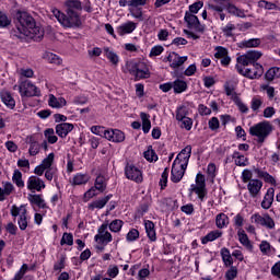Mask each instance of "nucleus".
Wrapping results in <instances>:
<instances>
[{
	"mask_svg": "<svg viewBox=\"0 0 280 280\" xmlns=\"http://www.w3.org/2000/svg\"><path fill=\"white\" fill-rule=\"evenodd\" d=\"M16 19L21 25V27H18L21 34L32 36V38H43L45 31H43L40 26L36 25V21H34L32 15L27 12H18Z\"/></svg>",
	"mask_w": 280,
	"mask_h": 280,
	"instance_id": "nucleus-1",
	"label": "nucleus"
},
{
	"mask_svg": "<svg viewBox=\"0 0 280 280\" xmlns=\"http://www.w3.org/2000/svg\"><path fill=\"white\" fill-rule=\"evenodd\" d=\"M51 12L62 27L70 30L82 27V18L77 11H67V15L58 9H52Z\"/></svg>",
	"mask_w": 280,
	"mask_h": 280,
	"instance_id": "nucleus-2",
	"label": "nucleus"
},
{
	"mask_svg": "<svg viewBox=\"0 0 280 280\" xmlns=\"http://www.w3.org/2000/svg\"><path fill=\"white\" fill-rule=\"evenodd\" d=\"M126 68L128 73L135 78L136 82L150 78V68L145 61H128Z\"/></svg>",
	"mask_w": 280,
	"mask_h": 280,
	"instance_id": "nucleus-3",
	"label": "nucleus"
},
{
	"mask_svg": "<svg viewBox=\"0 0 280 280\" xmlns=\"http://www.w3.org/2000/svg\"><path fill=\"white\" fill-rule=\"evenodd\" d=\"M272 132V125L268 121L258 122L249 128V135L257 137V143H264Z\"/></svg>",
	"mask_w": 280,
	"mask_h": 280,
	"instance_id": "nucleus-4",
	"label": "nucleus"
},
{
	"mask_svg": "<svg viewBox=\"0 0 280 280\" xmlns=\"http://www.w3.org/2000/svg\"><path fill=\"white\" fill-rule=\"evenodd\" d=\"M190 194H196L201 202L207 198V179L202 173H198L195 178V184L190 185Z\"/></svg>",
	"mask_w": 280,
	"mask_h": 280,
	"instance_id": "nucleus-5",
	"label": "nucleus"
},
{
	"mask_svg": "<svg viewBox=\"0 0 280 280\" xmlns=\"http://www.w3.org/2000/svg\"><path fill=\"white\" fill-rule=\"evenodd\" d=\"M236 71L249 80H259V78L264 75V66L259 63H253L250 68H243L242 66L236 65Z\"/></svg>",
	"mask_w": 280,
	"mask_h": 280,
	"instance_id": "nucleus-6",
	"label": "nucleus"
},
{
	"mask_svg": "<svg viewBox=\"0 0 280 280\" xmlns=\"http://www.w3.org/2000/svg\"><path fill=\"white\" fill-rule=\"evenodd\" d=\"M19 91L22 97H40V89L30 80L22 81L19 84Z\"/></svg>",
	"mask_w": 280,
	"mask_h": 280,
	"instance_id": "nucleus-7",
	"label": "nucleus"
},
{
	"mask_svg": "<svg viewBox=\"0 0 280 280\" xmlns=\"http://www.w3.org/2000/svg\"><path fill=\"white\" fill-rule=\"evenodd\" d=\"M11 215L12 218H19L18 224L21 231L27 229V208H25V206L18 207L13 205L11 207Z\"/></svg>",
	"mask_w": 280,
	"mask_h": 280,
	"instance_id": "nucleus-8",
	"label": "nucleus"
},
{
	"mask_svg": "<svg viewBox=\"0 0 280 280\" xmlns=\"http://www.w3.org/2000/svg\"><path fill=\"white\" fill-rule=\"evenodd\" d=\"M97 244L106 246L113 242V234L108 232V221H105L97 230V234L94 236Z\"/></svg>",
	"mask_w": 280,
	"mask_h": 280,
	"instance_id": "nucleus-9",
	"label": "nucleus"
},
{
	"mask_svg": "<svg viewBox=\"0 0 280 280\" xmlns=\"http://www.w3.org/2000/svg\"><path fill=\"white\" fill-rule=\"evenodd\" d=\"M252 224H256L257 226H265L266 229H275V220L270 217V214H259L254 213L250 217Z\"/></svg>",
	"mask_w": 280,
	"mask_h": 280,
	"instance_id": "nucleus-10",
	"label": "nucleus"
},
{
	"mask_svg": "<svg viewBox=\"0 0 280 280\" xmlns=\"http://www.w3.org/2000/svg\"><path fill=\"white\" fill-rule=\"evenodd\" d=\"M184 21L187 23L188 30H194L197 34H205L206 26L200 23L195 14L186 12Z\"/></svg>",
	"mask_w": 280,
	"mask_h": 280,
	"instance_id": "nucleus-11",
	"label": "nucleus"
},
{
	"mask_svg": "<svg viewBox=\"0 0 280 280\" xmlns=\"http://www.w3.org/2000/svg\"><path fill=\"white\" fill-rule=\"evenodd\" d=\"M125 176L128 180H133L135 183H143V173L139 167L127 164L125 167Z\"/></svg>",
	"mask_w": 280,
	"mask_h": 280,
	"instance_id": "nucleus-12",
	"label": "nucleus"
},
{
	"mask_svg": "<svg viewBox=\"0 0 280 280\" xmlns=\"http://www.w3.org/2000/svg\"><path fill=\"white\" fill-rule=\"evenodd\" d=\"M104 137L107 141H113V143H121L126 141V135L118 129H108L104 131Z\"/></svg>",
	"mask_w": 280,
	"mask_h": 280,
	"instance_id": "nucleus-13",
	"label": "nucleus"
},
{
	"mask_svg": "<svg viewBox=\"0 0 280 280\" xmlns=\"http://www.w3.org/2000/svg\"><path fill=\"white\" fill-rule=\"evenodd\" d=\"M26 187L28 191H40L42 189H45V180L40 179V177L36 175H32L28 177L26 182Z\"/></svg>",
	"mask_w": 280,
	"mask_h": 280,
	"instance_id": "nucleus-14",
	"label": "nucleus"
},
{
	"mask_svg": "<svg viewBox=\"0 0 280 280\" xmlns=\"http://www.w3.org/2000/svg\"><path fill=\"white\" fill-rule=\"evenodd\" d=\"M187 170V166H183V164H178L176 162H173L172 171H171V180L173 183H180L183 180V176H185V172Z\"/></svg>",
	"mask_w": 280,
	"mask_h": 280,
	"instance_id": "nucleus-15",
	"label": "nucleus"
},
{
	"mask_svg": "<svg viewBox=\"0 0 280 280\" xmlns=\"http://www.w3.org/2000/svg\"><path fill=\"white\" fill-rule=\"evenodd\" d=\"M214 58L221 60L222 67H229L231 65V57L229 56V49L222 46H217L214 48Z\"/></svg>",
	"mask_w": 280,
	"mask_h": 280,
	"instance_id": "nucleus-16",
	"label": "nucleus"
},
{
	"mask_svg": "<svg viewBox=\"0 0 280 280\" xmlns=\"http://www.w3.org/2000/svg\"><path fill=\"white\" fill-rule=\"evenodd\" d=\"M189 159H191V145H187L183 149L174 160V163L187 167L189 165Z\"/></svg>",
	"mask_w": 280,
	"mask_h": 280,
	"instance_id": "nucleus-17",
	"label": "nucleus"
},
{
	"mask_svg": "<svg viewBox=\"0 0 280 280\" xmlns=\"http://www.w3.org/2000/svg\"><path fill=\"white\" fill-rule=\"evenodd\" d=\"M167 62H170V67L172 69H178V67H183L185 62H187V56L180 57V55L176 52H171L167 58Z\"/></svg>",
	"mask_w": 280,
	"mask_h": 280,
	"instance_id": "nucleus-18",
	"label": "nucleus"
},
{
	"mask_svg": "<svg viewBox=\"0 0 280 280\" xmlns=\"http://www.w3.org/2000/svg\"><path fill=\"white\" fill-rule=\"evenodd\" d=\"M261 187H264V182L259 179H252L247 184V190L252 198H257L261 194Z\"/></svg>",
	"mask_w": 280,
	"mask_h": 280,
	"instance_id": "nucleus-19",
	"label": "nucleus"
},
{
	"mask_svg": "<svg viewBox=\"0 0 280 280\" xmlns=\"http://www.w3.org/2000/svg\"><path fill=\"white\" fill-rule=\"evenodd\" d=\"M137 30V23L132 21L120 24L116 31L119 36H126V34H132Z\"/></svg>",
	"mask_w": 280,
	"mask_h": 280,
	"instance_id": "nucleus-20",
	"label": "nucleus"
},
{
	"mask_svg": "<svg viewBox=\"0 0 280 280\" xmlns=\"http://www.w3.org/2000/svg\"><path fill=\"white\" fill-rule=\"evenodd\" d=\"M0 97H1V102L4 103L7 108H10V110H14V107L16 106V101H14L12 93H10L7 90H2L0 92Z\"/></svg>",
	"mask_w": 280,
	"mask_h": 280,
	"instance_id": "nucleus-21",
	"label": "nucleus"
},
{
	"mask_svg": "<svg viewBox=\"0 0 280 280\" xmlns=\"http://www.w3.org/2000/svg\"><path fill=\"white\" fill-rule=\"evenodd\" d=\"M113 198V195H107L101 199H97L91 203H89L88 209L90 211H95V209H104L108 201Z\"/></svg>",
	"mask_w": 280,
	"mask_h": 280,
	"instance_id": "nucleus-22",
	"label": "nucleus"
},
{
	"mask_svg": "<svg viewBox=\"0 0 280 280\" xmlns=\"http://www.w3.org/2000/svg\"><path fill=\"white\" fill-rule=\"evenodd\" d=\"M73 130V124L61 122L56 126V135L61 139H65L69 132Z\"/></svg>",
	"mask_w": 280,
	"mask_h": 280,
	"instance_id": "nucleus-23",
	"label": "nucleus"
},
{
	"mask_svg": "<svg viewBox=\"0 0 280 280\" xmlns=\"http://www.w3.org/2000/svg\"><path fill=\"white\" fill-rule=\"evenodd\" d=\"M48 106H50V108H65V106H67V100H65V97H56V95L49 94Z\"/></svg>",
	"mask_w": 280,
	"mask_h": 280,
	"instance_id": "nucleus-24",
	"label": "nucleus"
},
{
	"mask_svg": "<svg viewBox=\"0 0 280 280\" xmlns=\"http://www.w3.org/2000/svg\"><path fill=\"white\" fill-rule=\"evenodd\" d=\"M272 202H275V188H268L261 201V208L266 210L270 209Z\"/></svg>",
	"mask_w": 280,
	"mask_h": 280,
	"instance_id": "nucleus-25",
	"label": "nucleus"
},
{
	"mask_svg": "<svg viewBox=\"0 0 280 280\" xmlns=\"http://www.w3.org/2000/svg\"><path fill=\"white\" fill-rule=\"evenodd\" d=\"M118 3L120 8H143L148 5V0H119Z\"/></svg>",
	"mask_w": 280,
	"mask_h": 280,
	"instance_id": "nucleus-26",
	"label": "nucleus"
},
{
	"mask_svg": "<svg viewBox=\"0 0 280 280\" xmlns=\"http://www.w3.org/2000/svg\"><path fill=\"white\" fill-rule=\"evenodd\" d=\"M2 187H0V202H3L5 196H10L14 191V185L10 182H3Z\"/></svg>",
	"mask_w": 280,
	"mask_h": 280,
	"instance_id": "nucleus-27",
	"label": "nucleus"
},
{
	"mask_svg": "<svg viewBox=\"0 0 280 280\" xmlns=\"http://www.w3.org/2000/svg\"><path fill=\"white\" fill-rule=\"evenodd\" d=\"M232 159L235 165H237V167H246V165H248V158H246L244 154L240 153L238 151L233 152Z\"/></svg>",
	"mask_w": 280,
	"mask_h": 280,
	"instance_id": "nucleus-28",
	"label": "nucleus"
},
{
	"mask_svg": "<svg viewBox=\"0 0 280 280\" xmlns=\"http://www.w3.org/2000/svg\"><path fill=\"white\" fill-rule=\"evenodd\" d=\"M27 200L31 205H36L39 209L47 208V203H45V199H43L42 195H28Z\"/></svg>",
	"mask_w": 280,
	"mask_h": 280,
	"instance_id": "nucleus-29",
	"label": "nucleus"
},
{
	"mask_svg": "<svg viewBox=\"0 0 280 280\" xmlns=\"http://www.w3.org/2000/svg\"><path fill=\"white\" fill-rule=\"evenodd\" d=\"M254 172L259 176V178H262L265 183H269V185L273 186L277 185V179H275V177L270 175L268 172L261 171L259 168H255Z\"/></svg>",
	"mask_w": 280,
	"mask_h": 280,
	"instance_id": "nucleus-30",
	"label": "nucleus"
},
{
	"mask_svg": "<svg viewBox=\"0 0 280 280\" xmlns=\"http://www.w3.org/2000/svg\"><path fill=\"white\" fill-rule=\"evenodd\" d=\"M144 229L147 235L151 242H156V230H154V222L152 221H144Z\"/></svg>",
	"mask_w": 280,
	"mask_h": 280,
	"instance_id": "nucleus-31",
	"label": "nucleus"
},
{
	"mask_svg": "<svg viewBox=\"0 0 280 280\" xmlns=\"http://www.w3.org/2000/svg\"><path fill=\"white\" fill-rule=\"evenodd\" d=\"M28 154L30 156H36L40 152V143L34 139V137H28Z\"/></svg>",
	"mask_w": 280,
	"mask_h": 280,
	"instance_id": "nucleus-32",
	"label": "nucleus"
},
{
	"mask_svg": "<svg viewBox=\"0 0 280 280\" xmlns=\"http://www.w3.org/2000/svg\"><path fill=\"white\" fill-rule=\"evenodd\" d=\"M238 241L243 246H246L248 250H253V244H250V240H248V235L244 231V229H238L237 231Z\"/></svg>",
	"mask_w": 280,
	"mask_h": 280,
	"instance_id": "nucleus-33",
	"label": "nucleus"
},
{
	"mask_svg": "<svg viewBox=\"0 0 280 280\" xmlns=\"http://www.w3.org/2000/svg\"><path fill=\"white\" fill-rule=\"evenodd\" d=\"M221 257L226 268L233 266V256H231V250H229V248L226 247L221 248Z\"/></svg>",
	"mask_w": 280,
	"mask_h": 280,
	"instance_id": "nucleus-34",
	"label": "nucleus"
},
{
	"mask_svg": "<svg viewBox=\"0 0 280 280\" xmlns=\"http://www.w3.org/2000/svg\"><path fill=\"white\" fill-rule=\"evenodd\" d=\"M222 237V231L214 230L208 233L203 238H201L202 244H209V242H215Z\"/></svg>",
	"mask_w": 280,
	"mask_h": 280,
	"instance_id": "nucleus-35",
	"label": "nucleus"
},
{
	"mask_svg": "<svg viewBox=\"0 0 280 280\" xmlns=\"http://www.w3.org/2000/svg\"><path fill=\"white\" fill-rule=\"evenodd\" d=\"M215 226L217 229H226V226H229V215L222 212L217 214Z\"/></svg>",
	"mask_w": 280,
	"mask_h": 280,
	"instance_id": "nucleus-36",
	"label": "nucleus"
},
{
	"mask_svg": "<svg viewBox=\"0 0 280 280\" xmlns=\"http://www.w3.org/2000/svg\"><path fill=\"white\" fill-rule=\"evenodd\" d=\"M187 115H189V108L187 106L180 105L177 107V109L175 112V117H176L177 121L186 119Z\"/></svg>",
	"mask_w": 280,
	"mask_h": 280,
	"instance_id": "nucleus-37",
	"label": "nucleus"
},
{
	"mask_svg": "<svg viewBox=\"0 0 280 280\" xmlns=\"http://www.w3.org/2000/svg\"><path fill=\"white\" fill-rule=\"evenodd\" d=\"M12 182L19 187L20 189H23L25 187V182H23V173L21 171L15 170L13 172Z\"/></svg>",
	"mask_w": 280,
	"mask_h": 280,
	"instance_id": "nucleus-38",
	"label": "nucleus"
},
{
	"mask_svg": "<svg viewBox=\"0 0 280 280\" xmlns=\"http://www.w3.org/2000/svg\"><path fill=\"white\" fill-rule=\"evenodd\" d=\"M172 83L174 93H185V91H187V82L177 79Z\"/></svg>",
	"mask_w": 280,
	"mask_h": 280,
	"instance_id": "nucleus-39",
	"label": "nucleus"
},
{
	"mask_svg": "<svg viewBox=\"0 0 280 280\" xmlns=\"http://www.w3.org/2000/svg\"><path fill=\"white\" fill-rule=\"evenodd\" d=\"M67 12H75V10H82V2L80 0H67Z\"/></svg>",
	"mask_w": 280,
	"mask_h": 280,
	"instance_id": "nucleus-40",
	"label": "nucleus"
},
{
	"mask_svg": "<svg viewBox=\"0 0 280 280\" xmlns=\"http://www.w3.org/2000/svg\"><path fill=\"white\" fill-rule=\"evenodd\" d=\"M140 118L142 120V130L145 135L150 132V128H152V122L150 121V116L145 113L140 114Z\"/></svg>",
	"mask_w": 280,
	"mask_h": 280,
	"instance_id": "nucleus-41",
	"label": "nucleus"
},
{
	"mask_svg": "<svg viewBox=\"0 0 280 280\" xmlns=\"http://www.w3.org/2000/svg\"><path fill=\"white\" fill-rule=\"evenodd\" d=\"M44 59L50 62V65H62V59L54 52H45Z\"/></svg>",
	"mask_w": 280,
	"mask_h": 280,
	"instance_id": "nucleus-42",
	"label": "nucleus"
},
{
	"mask_svg": "<svg viewBox=\"0 0 280 280\" xmlns=\"http://www.w3.org/2000/svg\"><path fill=\"white\" fill-rule=\"evenodd\" d=\"M44 137L47 139L48 143H58V136L54 131V128H48L44 131Z\"/></svg>",
	"mask_w": 280,
	"mask_h": 280,
	"instance_id": "nucleus-43",
	"label": "nucleus"
},
{
	"mask_svg": "<svg viewBox=\"0 0 280 280\" xmlns=\"http://www.w3.org/2000/svg\"><path fill=\"white\" fill-rule=\"evenodd\" d=\"M265 78H266V80H268V82H272V80H275V78H280V68L279 67L270 68L266 72Z\"/></svg>",
	"mask_w": 280,
	"mask_h": 280,
	"instance_id": "nucleus-44",
	"label": "nucleus"
},
{
	"mask_svg": "<svg viewBox=\"0 0 280 280\" xmlns=\"http://www.w3.org/2000/svg\"><path fill=\"white\" fill-rule=\"evenodd\" d=\"M94 188L101 192L106 191V178L102 175H98L95 179Z\"/></svg>",
	"mask_w": 280,
	"mask_h": 280,
	"instance_id": "nucleus-45",
	"label": "nucleus"
},
{
	"mask_svg": "<svg viewBox=\"0 0 280 280\" xmlns=\"http://www.w3.org/2000/svg\"><path fill=\"white\" fill-rule=\"evenodd\" d=\"M124 226V221L116 219L108 223V229L112 231V233H119L121 231V228Z\"/></svg>",
	"mask_w": 280,
	"mask_h": 280,
	"instance_id": "nucleus-46",
	"label": "nucleus"
},
{
	"mask_svg": "<svg viewBox=\"0 0 280 280\" xmlns=\"http://www.w3.org/2000/svg\"><path fill=\"white\" fill-rule=\"evenodd\" d=\"M224 91H225V94L229 97H231V100H233V102L235 101V97H240L237 96V93H235V86L231 82H226L224 84Z\"/></svg>",
	"mask_w": 280,
	"mask_h": 280,
	"instance_id": "nucleus-47",
	"label": "nucleus"
},
{
	"mask_svg": "<svg viewBox=\"0 0 280 280\" xmlns=\"http://www.w3.org/2000/svg\"><path fill=\"white\" fill-rule=\"evenodd\" d=\"M89 183V177L84 174H77L71 180L72 185H86Z\"/></svg>",
	"mask_w": 280,
	"mask_h": 280,
	"instance_id": "nucleus-48",
	"label": "nucleus"
},
{
	"mask_svg": "<svg viewBox=\"0 0 280 280\" xmlns=\"http://www.w3.org/2000/svg\"><path fill=\"white\" fill-rule=\"evenodd\" d=\"M262 104H264V100L259 96H255L252 98L250 108L254 113H258Z\"/></svg>",
	"mask_w": 280,
	"mask_h": 280,
	"instance_id": "nucleus-49",
	"label": "nucleus"
},
{
	"mask_svg": "<svg viewBox=\"0 0 280 280\" xmlns=\"http://www.w3.org/2000/svg\"><path fill=\"white\" fill-rule=\"evenodd\" d=\"M236 62L243 69H246V67H248V65H253V61L249 59V57L246 54L238 56L236 58Z\"/></svg>",
	"mask_w": 280,
	"mask_h": 280,
	"instance_id": "nucleus-50",
	"label": "nucleus"
},
{
	"mask_svg": "<svg viewBox=\"0 0 280 280\" xmlns=\"http://www.w3.org/2000/svg\"><path fill=\"white\" fill-rule=\"evenodd\" d=\"M207 175H208V178L213 183V180L215 179V176L218 175V167L215 166V164L213 163L208 164Z\"/></svg>",
	"mask_w": 280,
	"mask_h": 280,
	"instance_id": "nucleus-51",
	"label": "nucleus"
},
{
	"mask_svg": "<svg viewBox=\"0 0 280 280\" xmlns=\"http://www.w3.org/2000/svg\"><path fill=\"white\" fill-rule=\"evenodd\" d=\"M56 155L54 153H49L47 158H45L40 165L44 166L46 170H52L51 166L54 165V160Z\"/></svg>",
	"mask_w": 280,
	"mask_h": 280,
	"instance_id": "nucleus-52",
	"label": "nucleus"
},
{
	"mask_svg": "<svg viewBox=\"0 0 280 280\" xmlns=\"http://www.w3.org/2000/svg\"><path fill=\"white\" fill-rule=\"evenodd\" d=\"M246 55L247 58H249V60L253 62V65H256L255 62H257V60H259V58L264 56V54H261V51L258 50H248Z\"/></svg>",
	"mask_w": 280,
	"mask_h": 280,
	"instance_id": "nucleus-53",
	"label": "nucleus"
},
{
	"mask_svg": "<svg viewBox=\"0 0 280 280\" xmlns=\"http://www.w3.org/2000/svg\"><path fill=\"white\" fill-rule=\"evenodd\" d=\"M65 244H67V246H73V234L67 232L63 233L60 245L65 246Z\"/></svg>",
	"mask_w": 280,
	"mask_h": 280,
	"instance_id": "nucleus-54",
	"label": "nucleus"
},
{
	"mask_svg": "<svg viewBox=\"0 0 280 280\" xmlns=\"http://www.w3.org/2000/svg\"><path fill=\"white\" fill-rule=\"evenodd\" d=\"M259 45H261V39L259 38H252V39H247V40H243L242 42V46L243 47H259Z\"/></svg>",
	"mask_w": 280,
	"mask_h": 280,
	"instance_id": "nucleus-55",
	"label": "nucleus"
},
{
	"mask_svg": "<svg viewBox=\"0 0 280 280\" xmlns=\"http://www.w3.org/2000/svg\"><path fill=\"white\" fill-rule=\"evenodd\" d=\"M105 56L109 59L112 65H117L119 62V56L108 48L105 49Z\"/></svg>",
	"mask_w": 280,
	"mask_h": 280,
	"instance_id": "nucleus-56",
	"label": "nucleus"
},
{
	"mask_svg": "<svg viewBox=\"0 0 280 280\" xmlns=\"http://www.w3.org/2000/svg\"><path fill=\"white\" fill-rule=\"evenodd\" d=\"M27 270H30V267L27 264H23L20 270L15 273L14 278L12 280H21L23 277H25Z\"/></svg>",
	"mask_w": 280,
	"mask_h": 280,
	"instance_id": "nucleus-57",
	"label": "nucleus"
},
{
	"mask_svg": "<svg viewBox=\"0 0 280 280\" xmlns=\"http://www.w3.org/2000/svg\"><path fill=\"white\" fill-rule=\"evenodd\" d=\"M12 23V20L8 18L5 12L0 11V27H8Z\"/></svg>",
	"mask_w": 280,
	"mask_h": 280,
	"instance_id": "nucleus-58",
	"label": "nucleus"
},
{
	"mask_svg": "<svg viewBox=\"0 0 280 280\" xmlns=\"http://www.w3.org/2000/svg\"><path fill=\"white\" fill-rule=\"evenodd\" d=\"M234 103L237 106L238 110H241L244 114L248 113V106L244 104V102H242V98H240V96L234 97Z\"/></svg>",
	"mask_w": 280,
	"mask_h": 280,
	"instance_id": "nucleus-59",
	"label": "nucleus"
},
{
	"mask_svg": "<svg viewBox=\"0 0 280 280\" xmlns=\"http://www.w3.org/2000/svg\"><path fill=\"white\" fill-rule=\"evenodd\" d=\"M144 159L152 163L153 161H159V155H156V152H154V150L149 149L144 152Z\"/></svg>",
	"mask_w": 280,
	"mask_h": 280,
	"instance_id": "nucleus-60",
	"label": "nucleus"
},
{
	"mask_svg": "<svg viewBox=\"0 0 280 280\" xmlns=\"http://www.w3.org/2000/svg\"><path fill=\"white\" fill-rule=\"evenodd\" d=\"M127 242H136L139 240V231L137 229H132L127 233L126 236Z\"/></svg>",
	"mask_w": 280,
	"mask_h": 280,
	"instance_id": "nucleus-61",
	"label": "nucleus"
},
{
	"mask_svg": "<svg viewBox=\"0 0 280 280\" xmlns=\"http://www.w3.org/2000/svg\"><path fill=\"white\" fill-rule=\"evenodd\" d=\"M231 268L225 272L226 280H233L237 277V267L230 266Z\"/></svg>",
	"mask_w": 280,
	"mask_h": 280,
	"instance_id": "nucleus-62",
	"label": "nucleus"
},
{
	"mask_svg": "<svg viewBox=\"0 0 280 280\" xmlns=\"http://www.w3.org/2000/svg\"><path fill=\"white\" fill-rule=\"evenodd\" d=\"M95 187L90 188L83 195V202H89L91 198H95L97 196V192H95Z\"/></svg>",
	"mask_w": 280,
	"mask_h": 280,
	"instance_id": "nucleus-63",
	"label": "nucleus"
},
{
	"mask_svg": "<svg viewBox=\"0 0 280 280\" xmlns=\"http://www.w3.org/2000/svg\"><path fill=\"white\" fill-rule=\"evenodd\" d=\"M270 243H268V241H261L260 245H259V249L262 253V255H270Z\"/></svg>",
	"mask_w": 280,
	"mask_h": 280,
	"instance_id": "nucleus-64",
	"label": "nucleus"
}]
</instances>
